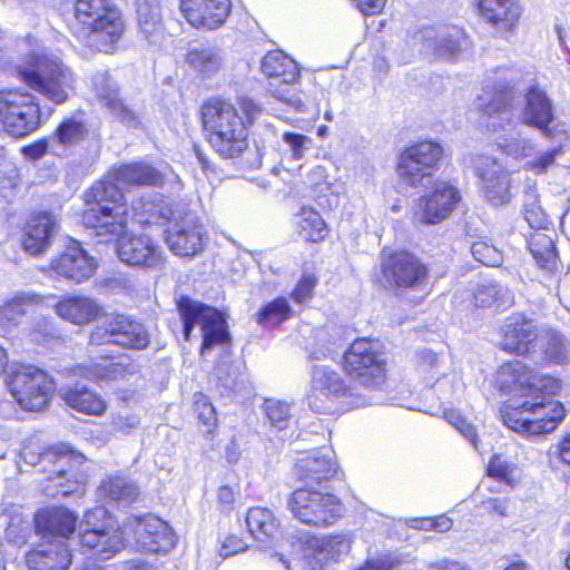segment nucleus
I'll list each match as a JSON object with an SVG mask.
<instances>
[{
	"label": "nucleus",
	"instance_id": "cd10ccee",
	"mask_svg": "<svg viewBox=\"0 0 570 570\" xmlns=\"http://www.w3.org/2000/svg\"><path fill=\"white\" fill-rule=\"evenodd\" d=\"M538 336V331L530 320L512 316L504 324L501 350L525 356L535 350Z\"/></svg>",
	"mask_w": 570,
	"mask_h": 570
},
{
	"label": "nucleus",
	"instance_id": "f257e3e1",
	"mask_svg": "<svg viewBox=\"0 0 570 570\" xmlns=\"http://www.w3.org/2000/svg\"><path fill=\"white\" fill-rule=\"evenodd\" d=\"M77 531L78 549L96 560H109L126 547L125 531L115 515L105 507L86 510L82 518L65 505L38 510V534L41 544L50 548L38 550V557L48 570H65L71 562L68 541Z\"/></svg>",
	"mask_w": 570,
	"mask_h": 570
},
{
	"label": "nucleus",
	"instance_id": "6e6d98bb",
	"mask_svg": "<svg viewBox=\"0 0 570 570\" xmlns=\"http://www.w3.org/2000/svg\"><path fill=\"white\" fill-rule=\"evenodd\" d=\"M38 255L47 247L57 229V219L48 213H38Z\"/></svg>",
	"mask_w": 570,
	"mask_h": 570
},
{
	"label": "nucleus",
	"instance_id": "ddd939ff",
	"mask_svg": "<svg viewBox=\"0 0 570 570\" xmlns=\"http://www.w3.org/2000/svg\"><path fill=\"white\" fill-rule=\"evenodd\" d=\"M106 344L141 351L149 346L150 336L146 326L137 318L124 313H111L104 324L95 326L88 336L90 348Z\"/></svg>",
	"mask_w": 570,
	"mask_h": 570
},
{
	"label": "nucleus",
	"instance_id": "e433bc0d",
	"mask_svg": "<svg viewBox=\"0 0 570 570\" xmlns=\"http://www.w3.org/2000/svg\"><path fill=\"white\" fill-rule=\"evenodd\" d=\"M528 248L538 266L549 273H554L559 266V256L552 238L542 232H534L528 239Z\"/></svg>",
	"mask_w": 570,
	"mask_h": 570
},
{
	"label": "nucleus",
	"instance_id": "603ef678",
	"mask_svg": "<svg viewBox=\"0 0 570 570\" xmlns=\"http://www.w3.org/2000/svg\"><path fill=\"white\" fill-rule=\"evenodd\" d=\"M57 394V384L47 373L38 368V411L47 409Z\"/></svg>",
	"mask_w": 570,
	"mask_h": 570
},
{
	"label": "nucleus",
	"instance_id": "f704fd0d",
	"mask_svg": "<svg viewBox=\"0 0 570 570\" xmlns=\"http://www.w3.org/2000/svg\"><path fill=\"white\" fill-rule=\"evenodd\" d=\"M262 72L276 83H294L299 79L296 62L283 51H268L262 60Z\"/></svg>",
	"mask_w": 570,
	"mask_h": 570
},
{
	"label": "nucleus",
	"instance_id": "a878e982",
	"mask_svg": "<svg viewBox=\"0 0 570 570\" xmlns=\"http://www.w3.org/2000/svg\"><path fill=\"white\" fill-rule=\"evenodd\" d=\"M138 543L145 552L165 553L170 551L177 541L170 525L155 515H144L138 519Z\"/></svg>",
	"mask_w": 570,
	"mask_h": 570
},
{
	"label": "nucleus",
	"instance_id": "69168bd1",
	"mask_svg": "<svg viewBox=\"0 0 570 570\" xmlns=\"http://www.w3.org/2000/svg\"><path fill=\"white\" fill-rule=\"evenodd\" d=\"M364 16H374L383 11L386 0H351Z\"/></svg>",
	"mask_w": 570,
	"mask_h": 570
},
{
	"label": "nucleus",
	"instance_id": "f3484780",
	"mask_svg": "<svg viewBox=\"0 0 570 570\" xmlns=\"http://www.w3.org/2000/svg\"><path fill=\"white\" fill-rule=\"evenodd\" d=\"M461 202L460 190L446 180H436L430 191L417 199L413 223L436 225L443 222Z\"/></svg>",
	"mask_w": 570,
	"mask_h": 570
},
{
	"label": "nucleus",
	"instance_id": "1a4fd4ad",
	"mask_svg": "<svg viewBox=\"0 0 570 570\" xmlns=\"http://www.w3.org/2000/svg\"><path fill=\"white\" fill-rule=\"evenodd\" d=\"M340 365L346 376L366 390L381 391L387 384L385 353L371 338H355L342 354Z\"/></svg>",
	"mask_w": 570,
	"mask_h": 570
},
{
	"label": "nucleus",
	"instance_id": "c03bdc74",
	"mask_svg": "<svg viewBox=\"0 0 570 570\" xmlns=\"http://www.w3.org/2000/svg\"><path fill=\"white\" fill-rule=\"evenodd\" d=\"M186 62L204 75L217 72L222 67V59L217 52L209 49H190L186 53Z\"/></svg>",
	"mask_w": 570,
	"mask_h": 570
},
{
	"label": "nucleus",
	"instance_id": "bb28decb",
	"mask_svg": "<svg viewBox=\"0 0 570 570\" xmlns=\"http://www.w3.org/2000/svg\"><path fill=\"white\" fill-rule=\"evenodd\" d=\"M56 314L78 326L89 325L104 315V307L87 295H65L55 304Z\"/></svg>",
	"mask_w": 570,
	"mask_h": 570
},
{
	"label": "nucleus",
	"instance_id": "9d476101",
	"mask_svg": "<svg viewBox=\"0 0 570 570\" xmlns=\"http://www.w3.org/2000/svg\"><path fill=\"white\" fill-rule=\"evenodd\" d=\"M286 504L295 520L316 529L334 525L345 512V504L336 493L306 485L294 489Z\"/></svg>",
	"mask_w": 570,
	"mask_h": 570
},
{
	"label": "nucleus",
	"instance_id": "412c9836",
	"mask_svg": "<svg viewBox=\"0 0 570 570\" xmlns=\"http://www.w3.org/2000/svg\"><path fill=\"white\" fill-rule=\"evenodd\" d=\"M472 8L480 20L504 36L515 32L523 12L519 0H473Z\"/></svg>",
	"mask_w": 570,
	"mask_h": 570
},
{
	"label": "nucleus",
	"instance_id": "de8ad7c7",
	"mask_svg": "<svg viewBox=\"0 0 570 570\" xmlns=\"http://www.w3.org/2000/svg\"><path fill=\"white\" fill-rule=\"evenodd\" d=\"M99 100L119 121L129 122L135 120V114L117 92L110 90L105 91L99 96Z\"/></svg>",
	"mask_w": 570,
	"mask_h": 570
},
{
	"label": "nucleus",
	"instance_id": "39448f33",
	"mask_svg": "<svg viewBox=\"0 0 570 570\" xmlns=\"http://www.w3.org/2000/svg\"><path fill=\"white\" fill-rule=\"evenodd\" d=\"M80 223L95 236L120 238L128 226L129 208L122 189L109 179H98L82 196Z\"/></svg>",
	"mask_w": 570,
	"mask_h": 570
},
{
	"label": "nucleus",
	"instance_id": "ea45409f",
	"mask_svg": "<svg viewBox=\"0 0 570 570\" xmlns=\"http://www.w3.org/2000/svg\"><path fill=\"white\" fill-rule=\"evenodd\" d=\"M471 304L474 309L502 311L511 305L508 291L498 284L481 285L473 292Z\"/></svg>",
	"mask_w": 570,
	"mask_h": 570
},
{
	"label": "nucleus",
	"instance_id": "79ce46f5",
	"mask_svg": "<svg viewBox=\"0 0 570 570\" xmlns=\"http://www.w3.org/2000/svg\"><path fill=\"white\" fill-rule=\"evenodd\" d=\"M193 411L198 424L204 426V434L208 440H214L218 431L217 412L209 397L203 392L194 394Z\"/></svg>",
	"mask_w": 570,
	"mask_h": 570
},
{
	"label": "nucleus",
	"instance_id": "bf43d9fd",
	"mask_svg": "<svg viewBox=\"0 0 570 570\" xmlns=\"http://www.w3.org/2000/svg\"><path fill=\"white\" fill-rule=\"evenodd\" d=\"M217 508L222 513H229L235 509L236 491L228 484L217 488L216 491Z\"/></svg>",
	"mask_w": 570,
	"mask_h": 570
},
{
	"label": "nucleus",
	"instance_id": "a211bd4d",
	"mask_svg": "<svg viewBox=\"0 0 570 570\" xmlns=\"http://www.w3.org/2000/svg\"><path fill=\"white\" fill-rule=\"evenodd\" d=\"M178 10L193 29L213 32L225 27L233 12L232 0H178Z\"/></svg>",
	"mask_w": 570,
	"mask_h": 570
},
{
	"label": "nucleus",
	"instance_id": "5fc2aeb1",
	"mask_svg": "<svg viewBox=\"0 0 570 570\" xmlns=\"http://www.w3.org/2000/svg\"><path fill=\"white\" fill-rule=\"evenodd\" d=\"M312 546L314 551L325 552L327 554H338L341 548L345 544L346 538L342 533H331L322 537H313Z\"/></svg>",
	"mask_w": 570,
	"mask_h": 570
},
{
	"label": "nucleus",
	"instance_id": "0e129e2a",
	"mask_svg": "<svg viewBox=\"0 0 570 570\" xmlns=\"http://www.w3.org/2000/svg\"><path fill=\"white\" fill-rule=\"evenodd\" d=\"M132 207L136 212L135 216H138L137 220L140 225H147L150 223V218L154 216V214L151 213L154 208L153 202L147 200L145 198H138L134 203Z\"/></svg>",
	"mask_w": 570,
	"mask_h": 570
},
{
	"label": "nucleus",
	"instance_id": "f03ea898",
	"mask_svg": "<svg viewBox=\"0 0 570 570\" xmlns=\"http://www.w3.org/2000/svg\"><path fill=\"white\" fill-rule=\"evenodd\" d=\"M495 383L503 393H513L521 402L503 404L500 412L507 428L530 438L550 433L566 416L554 397L561 393L562 380L542 374L520 362H505L497 371Z\"/></svg>",
	"mask_w": 570,
	"mask_h": 570
},
{
	"label": "nucleus",
	"instance_id": "e2e57ef3",
	"mask_svg": "<svg viewBox=\"0 0 570 570\" xmlns=\"http://www.w3.org/2000/svg\"><path fill=\"white\" fill-rule=\"evenodd\" d=\"M283 140L291 147L293 157L299 159L303 157L306 136L296 132H284Z\"/></svg>",
	"mask_w": 570,
	"mask_h": 570
},
{
	"label": "nucleus",
	"instance_id": "8fccbe9b",
	"mask_svg": "<svg viewBox=\"0 0 570 570\" xmlns=\"http://www.w3.org/2000/svg\"><path fill=\"white\" fill-rule=\"evenodd\" d=\"M85 134L83 124L71 118L65 119L56 131L58 140L63 145H71L82 139Z\"/></svg>",
	"mask_w": 570,
	"mask_h": 570
},
{
	"label": "nucleus",
	"instance_id": "b1692460",
	"mask_svg": "<svg viewBox=\"0 0 570 570\" xmlns=\"http://www.w3.org/2000/svg\"><path fill=\"white\" fill-rule=\"evenodd\" d=\"M207 233L198 219L181 220L167 232L166 243L173 254L194 257L200 254L207 243Z\"/></svg>",
	"mask_w": 570,
	"mask_h": 570
},
{
	"label": "nucleus",
	"instance_id": "20e7f679",
	"mask_svg": "<svg viewBox=\"0 0 570 570\" xmlns=\"http://www.w3.org/2000/svg\"><path fill=\"white\" fill-rule=\"evenodd\" d=\"M72 13L77 32L90 52L111 56L120 50L127 22L112 0H75Z\"/></svg>",
	"mask_w": 570,
	"mask_h": 570
},
{
	"label": "nucleus",
	"instance_id": "c9c22d12",
	"mask_svg": "<svg viewBox=\"0 0 570 570\" xmlns=\"http://www.w3.org/2000/svg\"><path fill=\"white\" fill-rule=\"evenodd\" d=\"M100 497L109 503L130 505L139 498L138 485L122 475H108L99 485Z\"/></svg>",
	"mask_w": 570,
	"mask_h": 570
},
{
	"label": "nucleus",
	"instance_id": "4be33fe9",
	"mask_svg": "<svg viewBox=\"0 0 570 570\" xmlns=\"http://www.w3.org/2000/svg\"><path fill=\"white\" fill-rule=\"evenodd\" d=\"M71 80L69 70L56 57L38 56V91L55 104H63L66 87Z\"/></svg>",
	"mask_w": 570,
	"mask_h": 570
},
{
	"label": "nucleus",
	"instance_id": "338daca9",
	"mask_svg": "<svg viewBox=\"0 0 570 570\" xmlns=\"http://www.w3.org/2000/svg\"><path fill=\"white\" fill-rule=\"evenodd\" d=\"M554 455L561 464L570 466V431L566 432L556 443Z\"/></svg>",
	"mask_w": 570,
	"mask_h": 570
},
{
	"label": "nucleus",
	"instance_id": "5701e85b",
	"mask_svg": "<svg viewBox=\"0 0 570 570\" xmlns=\"http://www.w3.org/2000/svg\"><path fill=\"white\" fill-rule=\"evenodd\" d=\"M337 472L338 466L333 459L315 451L297 458L292 468L295 481L306 487H322L335 479Z\"/></svg>",
	"mask_w": 570,
	"mask_h": 570
},
{
	"label": "nucleus",
	"instance_id": "393cba45",
	"mask_svg": "<svg viewBox=\"0 0 570 570\" xmlns=\"http://www.w3.org/2000/svg\"><path fill=\"white\" fill-rule=\"evenodd\" d=\"M524 98L522 122L540 130L546 137H553L552 124L556 116L553 105L547 92L537 86H531L527 89Z\"/></svg>",
	"mask_w": 570,
	"mask_h": 570
},
{
	"label": "nucleus",
	"instance_id": "2eb2a0df",
	"mask_svg": "<svg viewBox=\"0 0 570 570\" xmlns=\"http://www.w3.org/2000/svg\"><path fill=\"white\" fill-rule=\"evenodd\" d=\"M509 67H498L484 81L482 95L478 97V109L485 118L511 114L517 106L519 92Z\"/></svg>",
	"mask_w": 570,
	"mask_h": 570
},
{
	"label": "nucleus",
	"instance_id": "6ab92c4d",
	"mask_svg": "<svg viewBox=\"0 0 570 570\" xmlns=\"http://www.w3.org/2000/svg\"><path fill=\"white\" fill-rule=\"evenodd\" d=\"M116 252L128 266L142 269H160L166 256L158 242L146 234L122 235L117 239Z\"/></svg>",
	"mask_w": 570,
	"mask_h": 570
},
{
	"label": "nucleus",
	"instance_id": "4c0bfd02",
	"mask_svg": "<svg viewBox=\"0 0 570 570\" xmlns=\"http://www.w3.org/2000/svg\"><path fill=\"white\" fill-rule=\"evenodd\" d=\"M293 316L294 311L288 299L279 295L261 306L255 313V321L264 328L274 330Z\"/></svg>",
	"mask_w": 570,
	"mask_h": 570
},
{
	"label": "nucleus",
	"instance_id": "58836bf2",
	"mask_svg": "<svg viewBox=\"0 0 570 570\" xmlns=\"http://www.w3.org/2000/svg\"><path fill=\"white\" fill-rule=\"evenodd\" d=\"M31 37H26L16 45L18 62L14 66V77L29 86L36 88V49Z\"/></svg>",
	"mask_w": 570,
	"mask_h": 570
},
{
	"label": "nucleus",
	"instance_id": "473e14b6",
	"mask_svg": "<svg viewBox=\"0 0 570 570\" xmlns=\"http://www.w3.org/2000/svg\"><path fill=\"white\" fill-rule=\"evenodd\" d=\"M36 370L31 365H18L9 376L8 386L17 403L27 411L36 407Z\"/></svg>",
	"mask_w": 570,
	"mask_h": 570
},
{
	"label": "nucleus",
	"instance_id": "9b49d317",
	"mask_svg": "<svg viewBox=\"0 0 570 570\" xmlns=\"http://www.w3.org/2000/svg\"><path fill=\"white\" fill-rule=\"evenodd\" d=\"M78 458L79 453L63 443L48 445L38 452V483L45 495L67 497L76 491L78 480L73 464Z\"/></svg>",
	"mask_w": 570,
	"mask_h": 570
},
{
	"label": "nucleus",
	"instance_id": "09e8293b",
	"mask_svg": "<svg viewBox=\"0 0 570 570\" xmlns=\"http://www.w3.org/2000/svg\"><path fill=\"white\" fill-rule=\"evenodd\" d=\"M544 357L549 363L567 364L570 362V344L561 336H552L544 348Z\"/></svg>",
	"mask_w": 570,
	"mask_h": 570
},
{
	"label": "nucleus",
	"instance_id": "052dcab7",
	"mask_svg": "<svg viewBox=\"0 0 570 570\" xmlns=\"http://www.w3.org/2000/svg\"><path fill=\"white\" fill-rule=\"evenodd\" d=\"M400 564L396 558L389 554L366 559L357 570H394Z\"/></svg>",
	"mask_w": 570,
	"mask_h": 570
},
{
	"label": "nucleus",
	"instance_id": "a18cd8bd",
	"mask_svg": "<svg viewBox=\"0 0 570 570\" xmlns=\"http://www.w3.org/2000/svg\"><path fill=\"white\" fill-rule=\"evenodd\" d=\"M135 10L139 27L149 32L160 24L159 6L150 0H136Z\"/></svg>",
	"mask_w": 570,
	"mask_h": 570
},
{
	"label": "nucleus",
	"instance_id": "aec40b11",
	"mask_svg": "<svg viewBox=\"0 0 570 570\" xmlns=\"http://www.w3.org/2000/svg\"><path fill=\"white\" fill-rule=\"evenodd\" d=\"M75 375L94 383L126 380L139 372L136 361L126 354L114 356L110 354L92 357L88 362L72 366Z\"/></svg>",
	"mask_w": 570,
	"mask_h": 570
},
{
	"label": "nucleus",
	"instance_id": "864d4df0",
	"mask_svg": "<svg viewBox=\"0 0 570 570\" xmlns=\"http://www.w3.org/2000/svg\"><path fill=\"white\" fill-rule=\"evenodd\" d=\"M512 466L508 462L501 460L499 454H493L487 465V475L498 482L512 484Z\"/></svg>",
	"mask_w": 570,
	"mask_h": 570
},
{
	"label": "nucleus",
	"instance_id": "774afa93",
	"mask_svg": "<svg viewBox=\"0 0 570 570\" xmlns=\"http://www.w3.org/2000/svg\"><path fill=\"white\" fill-rule=\"evenodd\" d=\"M439 363V356L435 352L425 350L420 352L415 357V364L419 370L428 371Z\"/></svg>",
	"mask_w": 570,
	"mask_h": 570
},
{
	"label": "nucleus",
	"instance_id": "0eeeda50",
	"mask_svg": "<svg viewBox=\"0 0 570 570\" xmlns=\"http://www.w3.org/2000/svg\"><path fill=\"white\" fill-rule=\"evenodd\" d=\"M306 402L313 412L327 415H338L365 403L355 385L327 366L314 367Z\"/></svg>",
	"mask_w": 570,
	"mask_h": 570
},
{
	"label": "nucleus",
	"instance_id": "37998d69",
	"mask_svg": "<svg viewBox=\"0 0 570 570\" xmlns=\"http://www.w3.org/2000/svg\"><path fill=\"white\" fill-rule=\"evenodd\" d=\"M262 409L271 426L277 431L286 430L292 421L291 404L278 399H265Z\"/></svg>",
	"mask_w": 570,
	"mask_h": 570
},
{
	"label": "nucleus",
	"instance_id": "f8f14e48",
	"mask_svg": "<svg viewBox=\"0 0 570 570\" xmlns=\"http://www.w3.org/2000/svg\"><path fill=\"white\" fill-rule=\"evenodd\" d=\"M445 158L444 147L432 139L412 141L396 155L395 173L410 187H419L432 178Z\"/></svg>",
	"mask_w": 570,
	"mask_h": 570
},
{
	"label": "nucleus",
	"instance_id": "4d7b16f0",
	"mask_svg": "<svg viewBox=\"0 0 570 570\" xmlns=\"http://www.w3.org/2000/svg\"><path fill=\"white\" fill-rule=\"evenodd\" d=\"M218 539L220 543L219 551L224 557L237 554L247 548V543L239 533L223 532Z\"/></svg>",
	"mask_w": 570,
	"mask_h": 570
},
{
	"label": "nucleus",
	"instance_id": "a19ab883",
	"mask_svg": "<svg viewBox=\"0 0 570 570\" xmlns=\"http://www.w3.org/2000/svg\"><path fill=\"white\" fill-rule=\"evenodd\" d=\"M482 191L494 205H502L510 199V177L503 170H487L482 175Z\"/></svg>",
	"mask_w": 570,
	"mask_h": 570
},
{
	"label": "nucleus",
	"instance_id": "4468645a",
	"mask_svg": "<svg viewBox=\"0 0 570 570\" xmlns=\"http://www.w3.org/2000/svg\"><path fill=\"white\" fill-rule=\"evenodd\" d=\"M36 97L26 90L6 88L0 90V124L3 130L23 138L36 129Z\"/></svg>",
	"mask_w": 570,
	"mask_h": 570
},
{
	"label": "nucleus",
	"instance_id": "6e6552de",
	"mask_svg": "<svg viewBox=\"0 0 570 570\" xmlns=\"http://www.w3.org/2000/svg\"><path fill=\"white\" fill-rule=\"evenodd\" d=\"M176 309L181 321L183 335L189 341L196 327L202 331L199 352L202 355L217 345L230 343L228 323L223 311L188 295H180L175 301Z\"/></svg>",
	"mask_w": 570,
	"mask_h": 570
},
{
	"label": "nucleus",
	"instance_id": "3c124183",
	"mask_svg": "<svg viewBox=\"0 0 570 570\" xmlns=\"http://www.w3.org/2000/svg\"><path fill=\"white\" fill-rule=\"evenodd\" d=\"M523 217L535 232L548 229L551 224L549 216L535 199L524 205Z\"/></svg>",
	"mask_w": 570,
	"mask_h": 570
},
{
	"label": "nucleus",
	"instance_id": "2f4dec72",
	"mask_svg": "<svg viewBox=\"0 0 570 570\" xmlns=\"http://www.w3.org/2000/svg\"><path fill=\"white\" fill-rule=\"evenodd\" d=\"M295 232L305 244L313 245L325 242L331 227L318 210L305 205L296 214Z\"/></svg>",
	"mask_w": 570,
	"mask_h": 570
},
{
	"label": "nucleus",
	"instance_id": "7ed1b4c3",
	"mask_svg": "<svg viewBox=\"0 0 570 570\" xmlns=\"http://www.w3.org/2000/svg\"><path fill=\"white\" fill-rule=\"evenodd\" d=\"M263 111L262 104L248 95L209 96L198 108L204 139L220 159H238L248 150L252 129Z\"/></svg>",
	"mask_w": 570,
	"mask_h": 570
},
{
	"label": "nucleus",
	"instance_id": "7c9ffc66",
	"mask_svg": "<svg viewBox=\"0 0 570 570\" xmlns=\"http://www.w3.org/2000/svg\"><path fill=\"white\" fill-rule=\"evenodd\" d=\"M248 534L259 543H271L282 533L281 521L275 513L261 505L250 507L245 513Z\"/></svg>",
	"mask_w": 570,
	"mask_h": 570
},
{
	"label": "nucleus",
	"instance_id": "c756f323",
	"mask_svg": "<svg viewBox=\"0 0 570 570\" xmlns=\"http://www.w3.org/2000/svg\"><path fill=\"white\" fill-rule=\"evenodd\" d=\"M59 395L68 407L87 416H104L108 411L105 396L87 385L67 386Z\"/></svg>",
	"mask_w": 570,
	"mask_h": 570
},
{
	"label": "nucleus",
	"instance_id": "c85d7f7f",
	"mask_svg": "<svg viewBox=\"0 0 570 570\" xmlns=\"http://www.w3.org/2000/svg\"><path fill=\"white\" fill-rule=\"evenodd\" d=\"M111 181L127 188L131 187H161L165 183L164 174L149 163L136 160L114 166L110 170Z\"/></svg>",
	"mask_w": 570,
	"mask_h": 570
},
{
	"label": "nucleus",
	"instance_id": "dca6fc26",
	"mask_svg": "<svg viewBox=\"0 0 570 570\" xmlns=\"http://www.w3.org/2000/svg\"><path fill=\"white\" fill-rule=\"evenodd\" d=\"M96 269V259L76 239H70L59 255L40 268L41 273L49 278H63L77 284L92 277Z\"/></svg>",
	"mask_w": 570,
	"mask_h": 570
},
{
	"label": "nucleus",
	"instance_id": "72a5a7b5",
	"mask_svg": "<svg viewBox=\"0 0 570 570\" xmlns=\"http://www.w3.org/2000/svg\"><path fill=\"white\" fill-rule=\"evenodd\" d=\"M471 47V40L462 27L446 26L442 28L433 40V52L436 57L455 60Z\"/></svg>",
	"mask_w": 570,
	"mask_h": 570
},
{
	"label": "nucleus",
	"instance_id": "13d9d810",
	"mask_svg": "<svg viewBox=\"0 0 570 570\" xmlns=\"http://www.w3.org/2000/svg\"><path fill=\"white\" fill-rule=\"evenodd\" d=\"M19 244L21 249L30 255H36V224L28 220L19 230Z\"/></svg>",
	"mask_w": 570,
	"mask_h": 570
},
{
	"label": "nucleus",
	"instance_id": "423d86ee",
	"mask_svg": "<svg viewBox=\"0 0 570 570\" xmlns=\"http://www.w3.org/2000/svg\"><path fill=\"white\" fill-rule=\"evenodd\" d=\"M431 277L430 265L409 248L383 247L380 266L373 282L384 286L396 296L426 289Z\"/></svg>",
	"mask_w": 570,
	"mask_h": 570
},
{
	"label": "nucleus",
	"instance_id": "680f3d73",
	"mask_svg": "<svg viewBox=\"0 0 570 570\" xmlns=\"http://www.w3.org/2000/svg\"><path fill=\"white\" fill-rule=\"evenodd\" d=\"M557 154V149L546 151L544 154L529 161L527 167L535 174H543L554 163Z\"/></svg>",
	"mask_w": 570,
	"mask_h": 570
},
{
	"label": "nucleus",
	"instance_id": "49530a36",
	"mask_svg": "<svg viewBox=\"0 0 570 570\" xmlns=\"http://www.w3.org/2000/svg\"><path fill=\"white\" fill-rule=\"evenodd\" d=\"M320 278L315 273H303L289 293L292 299L297 304H306L315 296V288Z\"/></svg>",
	"mask_w": 570,
	"mask_h": 570
}]
</instances>
